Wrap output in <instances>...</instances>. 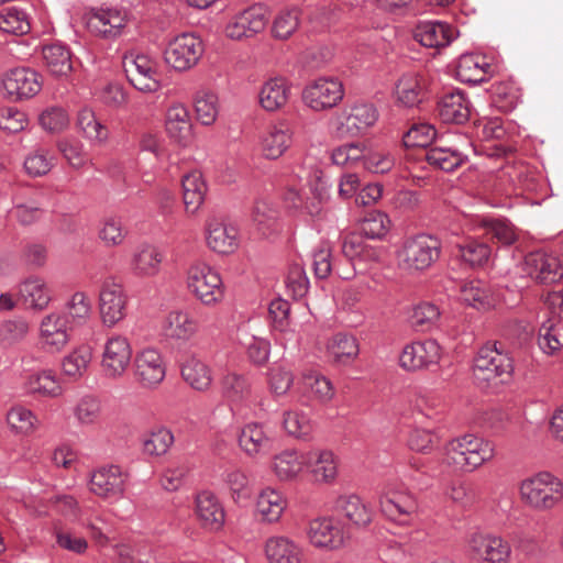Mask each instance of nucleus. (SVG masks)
<instances>
[{"label":"nucleus","mask_w":563,"mask_h":563,"mask_svg":"<svg viewBox=\"0 0 563 563\" xmlns=\"http://www.w3.org/2000/svg\"><path fill=\"white\" fill-rule=\"evenodd\" d=\"M73 413L80 426L96 424L101 416V402L96 396L85 395L75 405Z\"/></svg>","instance_id":"obj_60"},{"label":"nucleus","mask_w":563,"mask_h":563,"mask_svg":"<svg viewBox=\"0 0 563 563\" xmlns=\"http://www.w3.org/2000/svg\"><path fill=\"white\" fill-rule=\"evenodd\" d=\"M489 65L484 58L474 54H464L460 57L457 64V76L465 82H479L484 80L486 68Z\"/></svg>","instance_id":"obj_57"},{"label":"nucleus","mask_w":563,"mask_h":563,"mask_svg":"<svg viewBox=\"0 0 563 563\" xmlns=\"http://www.w3.org/2000/svg\"><path fill=\"white\" fill-rule=\"evenodd\" d=\"M438 239L418 234L406 239L396 252L397 266L409 276L427 271L440 256Z\"/></svg>","instance_id":"obj_2"},{"label":"nucleus","mask_w":563,"mask_h":563,"mask_svg":"<svg viewBox=\"0 0 563 563\" xmlns=\"http://www.w3.org/2000/svg\"><path fill=\"white\" fill-rule=\"evenodd\" d=\"M195 111L202 124H212L219 112L217 95L206 90L198 91L195 98Z\"/></svg>","instance_id":"obj_63"},{"label":"nucleus","mask_w":563,"mask_h":563,"mask_svg":"<svg viewBox=\"0 0 563 563\" xmlns=\"http://www.w3.org/2000/svg\"><path fill=\"white\" fill-rule=\"evenodd\" d=\"M522 503L536 511H549L563 500V483L550 472H539L521 481Z\"/></svg>","instance_id":"obj_1"},{"label":"nucleus","mask_w":563,"mask_h":563,"mask_svg":"<svg viewBox=\"0 0 563 563\" xmlns=\"http://www.w3.org/2000/svg\"><path fill=\"white\" fill-rule=\"evenodd\" d=\"M207 245L219 254H231L239 247L238 229L219 220H210L207 225Z\"/></svg>","instance_id":"obj_33"},{"label":"nucleus","mask_w":563,"mask_h":563,"mask_svg":"<svg viewBox=\"0 0 563 563\" xmlns=\"http://www.w3.org/2000/svg\"><path fill=\"white\" fill-rule=\"evenodd\" d=\"M470 147L471 142L466 135L448 133L426 150L424 159L434 168L450 173L465 163Z\"/></svg>","instance_id":"obj_7"},{"label":"nucleus","mask_w":563,"mask_h":563,"mask_svg":"<svg viewBox=\"0 0 563 563\" xmlns=\"http://www.w3.org/2000/svg\"><path fill=\"white\" fill-rule=\"evenodd\" d=\"M317 481L329 482L336 476L338 467L334 454L328 450L307 452V466Z\"/></svg>","instance_id":"obj_47"},{"label":"nucleus","mask_w":563,"mask_h":563,"mask_svg":"<svg viewBox=\"0 0 563 563\" xmlns=\"http://www.w3.org/2000/svg\"><path fill=\"white\" fill-rule=\"evenodd\" d=\"M129 474L119 465H107L96 470L90 477L89 489L104 499H118L123 496Z\"/></svg>","instance_id":"obj_19"},{"label":"nucleus","mask_w":563,"mask_h":563,"mask_svg":"<svg viewBox=\"0 0 563 563\" xmlns=\"http://www.w3.org/2000/svg\"><path fill=\"white\" fill-rule=\"evenodd\" d=\"M512 360L497 347L496 342L484 344L473 361V377L478 384H489L495 380L506 383L511 378Z\"/></svg>","instance_id":"obj_5"},{"label":"nucleus","mask_w":563,"mask_h":563,"mask_svg":"<svg viewBox=\"0 0 563 563\" xmlns=\"http://www.w3.org/2000/svg\"><path fill=\"white\" fill-rule=\"evenodd\" d=\"M396 163L395 154L385 146H372L364 144L362 165L365 169L375 174H385L393 169Z\"/></svg>","instance_id":"obj_51"},{"label":"nucleus","mask_w":563,"mask_h":563,"mask_svg":"<svg viewBox=\"0 0 563 563\" xmlns=\"http://www.w3.org/2000/svg\"><path fill=\"white\" fill-rule=\"evenodd\" d=\"M325 349L331 361L342 365L352 363L360 353L357 340L345 332L333 334L328 340Z\"/></svg>","instance_id":"obj_43"},{"label":"nucleus","mask_w":563,"mask_h":563,"mask_svg":"<svg viewBox=\"0 0 563 563\" xmlns=\"http://www.w3.org/2000/svg\"><path fill=\"white\" fill-rule=\"evenodd\" d=\"M263 551L267 563H307L305 547L288 536L268 537Z\"/></svg>","instance_id":"obj_25"},{"label":"nucleus","mask_w":563,"mask_h":563,"mask_svg":"<svg viewBox=\"0 0 563 563\" xmlns=\"http://www.w3.org/2000/svg\"><path fill=\"white\" fill-rule=\"evenodd\" d=\"M422 78L416 73L404 74L396 82L394 97L396 103L404 108H415L424 99Z\"/></svg>","instance_id":"obj_38"},{"label":"nucleus","mask_w":563,"mask_h":563,"mask_svg":"<svg viewBox=\"0 0 563 563\" xmlns=\"http://www.w3.org/2000/svg\"><path fill=\"white\" fill-rule=\"evenodd\" d=\"M267 22V9L253 5L232 18L225 27V34L232 40L249 38L262 32Z\"/></svg>","instance_id":"obj_24"},{"label":"nucleus","mask_w":563,"mask_h":563,"mask_svg":"<svg viewBox=\"0 0 563 563\" xmlns=\"http://www.w3.org/2000/svg\"><path fill=\"white\" fill-rule=\"evenodd\" d=\"M239 446L251 459L268 455L275 445L273 432L261 422L245 423L238 435Z\"/></svg>","instance_id":"obj_21"},{"label":"nucleus","mask_w":563,"mask_h":563,"mask_svg":"<svg viewBox=\"0 0 563 563\" xmlns=\"http://www.w3.org/2000/svg\"><path fill=\"white\" fill-rule=\"evenodd\" d=\"M344 97L343 84L333 77H320L308 85L302 100L313 111H325L338 106Z\"/></svg>","instance_id":"obj_11"},{"label":"nucleus","mask_w":563,"mask_h":563,"mask_svg":"<svg viewBox=\"0 0 563 563\" xmlns=\"http://www.w3.org/2000/svg\"><path fill=\"white\" fill-rule=\"evenodd\" d=\"M129 22V12L124 8H100L90 13L87 27L96 36L114 40L122 35Z\"/></svg>","instance_id":"obj_18"},{"label":"nucleus","mask_w":563,"mask_h":563,"mask_svg":"<svg viewBox=\"0 0 563 563\" xmlns=\"http://www.w3.org/2000/svg\"><path fill=\"white\" fill-rule=\"evenodd\" d=\"M238 341L252 363L262 365L268 361L271 344L266 339L256 336L247 329L241 328L238 332Z\"/></svg>","instance_id":"obj_53"},{"label":"nucleus","mask_w":563,"mask_h":563,"mask_svg":"<svg viewBox=\"0 0 563 563\" xmlns=\"http://www.w3.org/2000/svg\"><path fill=\"white\" fill-rule=\"evenodd\" d=\"M181 376L196 390H207L212 383L209 366L196 357L188 358L181 366Z\"/></svg>","instance_id":"obj_52"},{"label":"nucleus","mask_w":563,"mask_h":563,"mask_svg":"<svg viewBox=\"0 0 563 563\" xmlns=\"http://www.w3.org/2000/svg\"><path fill=\"white\" fill-rule=\"evenodd\" d=\"M125 235L126 230L121 217L109 216L100 222L98 236L106 246L121 245Z\"/></svg>","instance_id":"obj_61"},{"label":"nucleus","mask_w":563,"mask_h":563,"mask_svg":"<svg viewBox=\"0 0 563 563\" xmlns=\"http://www.w3.org/2000/svg\"><path fill=\"white\" fill-rule=\"evenodd\" d=\"M3 89L13 99L36 96L43 86L42 76L34 69L18 67L9 70L2 79Z\"/></svg>","instance_id":"obj_23"},{"label":"nucleus","mask_w":563,"mask_h":563,"mask_svg":"<svg viewBox=\"0 0 563 563\" xmlns=\"http://www.w3.org/2000/svg\"><path fill=\"white\" fill-rule=\"evenodd\" d=\"M162 330L166 338L187 342L198 333L199 321L192 311L175 309L166 314Z\"/></svg>","instance_id":"obj_29"},{"label":"nucleus","mask_w":563,"mask_h":563,"mask_svg":"<svg viewBox=\"0 0 563 563\" xmlns=\"http://www.w3.org/2000/svg\"><path fill=\"white\" fill-rule=\"evenodd\" d=\"M472 434H464L450 441L444 449L443 463L454 471L471 472L468 456L472 453Z\"/></svg>","instance_id":"obj_44"},{"label":"nucleus","mask_w":563,"mask_h":563,"mask_svg":"<svg viewBox=\"0 0 563 563\" xmlns=\"http://www.w3.org/2000/svg\"><path fill=\"white\" fill-rule=\"evenodd\" d=\"M42 57L48 73L57 78H67L73 71L71 52L62 43L42 47Z\"/></svg>","instance_id":"obj_40"},{"label":"nucleus","mask_w":563,"mask_h":563,"mask_svg":"<svg viewBox=\"0 0 563 563\" xmlns=\"http://www.w3.org/2000/svg\"><path fill=\"white\" fill-rule=\"evenodd\" d=\"M19 298L27 308L41 311L52 301V291L42 277L31 276L20 284Z\"/></svg>","instance_id":"obj_39"},{"label":"nucleus","mask_w":563,"mask_h":563,"mask_svg":"<svg viewBox=\"0 0 563 563\" xmlns=\"http://www.w3.org/2000/svg\"><path fill=\"white\" fill-rule=\"evenodd\" d=\"M123 67L130 84L143 92H154L159 89L156 63L144 54H130L123 59Z\"/></svg>","instance_id":"obj_14"},{"label":"nucleus","mask_w":563,"mask_h":563,"mask_svg":"<svg viewBox=\"0 0 563 563\" xmlns=\"http://www.w3.org/2000/svg\"><path fill=\"white\" fill-rule=\"evenodd\" d=\"M377 120L378 111L374 104L355 102L331 117L329 130L338 139L354 137L365 133Z\"/></svg>","instance_id":"obj_3"},{"label":"nucleus","mask_w":563,"mask_h":563,"mask_svg":"<svg viewBox=\"0 0 563 563\" xmlns=\"http://www.w3.org/2000/svg\"><path fill=\"white\" fill-rule=\"evenodd\" d=\"M183 200L187 213H196L205 201L207 186L198 170L186 174L181 178Z\"/></svg>","instance_id":"obj_46"},{"label":"nucleus","mask_w":563,"mask_h":563,"mask_svg":"<svg viewBox=\"0 0 563 563\" xmlns=\"http://www.w3.org/2000/svg\"><path fill=\"white\" fill-rule=\"evenodd\" d=\"M306 537L310 545L318 550L333 551L344 543L341 522L333 517H318L308 522Z\"/></svg>","instance_id":"obj_15"},{"label":"nucleus","mask_w":563,"mask_h":563,"mask_svg":"<svg viewBox=\"0 0 563 563\" xmlns=\"http://www.w3.org/2000/svg\"><path fill=\"white\" fill-rule=\"evenodd\" d=\"M336 509L355 527H366L373 519V510L356 495H342Z\"/></svg>","instance_id":"obj_45"},{"label":"nucleus","mask_w":563,"mask_h":563,"mask_svg":"<svg viewBox=\"0 0 563 563\" xmlns=\"http://www.w3.org/2000/svg\"><path fill=\"white\" fill-rule=\"evenodd\" d=\"M287 506V499L282 492L273 487H265L256 497L255 509L263 522L276 523L283 517Z\"/></svg>","instance_id":"obj_37"},{"label":"nucleus","mask_w":563,"mask_h":563,"mask_svg":"<svg viewBox=\"0 0 563 563\" xmlns=\"http://www.w3.org/2000/svg\"><path fill=\"white\" fill-rule=\"evenodd\" d=\"M22 387L26 395L45 398H57L64 393L60 378L49 368L27 373Z\"/></svg>","instance_id":"obj_30"},{"label":"nucleus","mask_w":563,"mask_h":563,"mask_svg":"<svg viewBox=\"0 0 563 563\" xmlns=\"http://www.w3.org/2000/svg\"><path fill=\"white\" fill-rule=\"evenodd\" d=\"M290 87L283 77L266 80L260 89V106L268 112H275L286 106L289 99Z\"/></svg>","instance_id":"obj_41"},{"label":"nucleus","mask_w":563,"mask_h":563,"mask_svg":"<svg viewBox=\"0 0 563 563\" xmlns=\"http://www.w3.org/2000/svg\"><path fill=\"white\" fill-rule=\"evenodd\" d=\"M294 134L292 125L286 120H279L260 132L257 150L264 158L276 161L291 147Z\"/></svg>","instance_id":"obj_12"},{"label":"nucleus","mask_w":563,"mask_h":563,"mask_svg":"<svg viewBox=\"0 0 563 563\" xmlns=\"http://www.w3.org/2000/svg\"><path fill=\"white\" fill-rule=\"evenodd\" d=\"M465 553L481 563H511L512 547L500 534L475 530L466 538Z\"/></svg>","instance_id":"obj_6"},{"label":"nucleus","mask_w":563,"mask_h":563,"mask_svg":"<svg viewBox=\"0 0 563 563\" xmlns=\"http://www.w3.org/2000/svg\"><path fill=\"white\" fill-rule=\"evenodd\" d=\"M441 357L440 344L433 339H427L405 345L399 356V364L404 369L415 372L438 365Z\"/></svg>","instance_id":"obj_17"},{"label":"nucleus","mask_w":563,"mask_h":563,"mask_svg":"<svg viewBox=\"0 0 563 563\" xmlns=\"http://www.w3.org/2000/svg\"><path fill=\"white\" fill-rule=\"evenodd\" d=\"M128 297L120 283L103 282L99 294L100 318L103 325L112 328L125 318Z\"/></svg>","instance_id":"obj_16"},{"label":"nucleus","mask_w":563,"mask_h":563,"mask_svg":"<svg viewBox=\"0 0 563 563\" xmlns=\"http://www.w3.org/2000/svg\"><path fill=\"white\" fill-rule=\"evenodd\" d=\"M132 360L130 341L119 334L109 336L101 353V372L107 378L117 379L124 375Z\"/></svg>","instance_id":"obj_10"},{"label":"nucleus","mask_w":563,"mask_h":563,"mask_svg":"<svg viewBox=\"0 0 563 563\" xmlns=\"http://www.w3.org/2000/svg\"><path fill=\"white\" fill-rule=\"evenodd\" d=\"M457 34L453 25L440 21L420 22L413 31L415 40L430 48L448 46L456 38Z\"/></svg>","instance_id":"obj_31"},{"label":"nucleus","mask_w":563,"mask_h":563,"mask_svg":"<svg viewBox=\"0 0 563 563\" xmlns=\"http://www.w3.org/2000/svg\"><path fill=\"white\" fill-rule=\"evenodd\" d=\"M31 29L27 14L16 8L10 7L0 13V30L13 35L26 34Z\"/></svg>","instance_id":"obj_59"},{"label":"nucleus","mask_w":563,"mask_h":563,"mask_svg":"<svg viewBox=\"0 0 563 563\" xmlns=\"http://www.w3.org/2000/svg\"><path fill=\"white\" fill-rule=\"evenodd\" d=\"M10 428L20 434L32 433L37 424V418L32 410L23 406H14L7 413Z\"/></svg>","instance_id":"obj_62"},{"label":"nucleus","mask_w":563,"mask_h":563,"mask_svg":"<svg viewBox=\"0 0 563 563\" xmlns=\"http://www.w3.org/2000/svg\"><path fill=\"white\" fill-rule=\"evenodd\" d=\"M440 314L438 306L423 301L411 308L408 313V321L415 330L428 331L437 325Z\"/></svg>","instance_id":"obj_56"},{"label":"nucleus","mask_w":563,"mask_h":563,"mask_svg":"<svg viewBox=\"0 0 563 563\" xmlns=\"http://www.w3.org/2000/svg\"><path fill=\"white\" fill-rule=\"evenodd\" d=\"M221 394L228 401L233 415L239 416L242 409L250 406L252 400V382L249 376L228 372L221 378Z\"/></svg>","instance_id":"obj_26"},{"label":"nucleus","mask_w":563,"mask_h":563,"mask_svg":"<svg viewBox=\"0 0 563 563\" xmlns=\"http://www.w3.org/2000/svg\"><path fill=\"white\" fill-rule=\"evenodd\" d=\"M520 269L527 276L543 284H553L563 278V263L560 258L540 251L526 255Z\"/></svg>","instance_id":"obj_20"},{"label":"nucleus","mask_w":563,"mask_h":563,"mask_svg":"<svg viewBox=\"0 0 563 563\" xmlns=\"http://www.w3.org/2000/svg\"><path fill=\"white\" fill-rule=\"evenodd\" d=\"M438 113L443 122L462 124L470 119L471 102L464 91L451 89L439 99Z\"/></svg>","instance_id":"obj_32"},{"label":"nucleus","mask_w":563,"mask_h":563,"mask_svg":"<svg viewBox=\"0 0 563 563\" xmlns=\"http://www.w3.org/2000/svg\"><path fill=\"white\" fill-rule=\"evenodd\" d=\"M307 466V452L296 449H286L276 454L272 462V470L280 482L296 479Z\"/></svg>","instance_id":"obj_35"},{"label":"nucleus","mask_w":563,"mask_h":563,"mask_svg":"<svg viewBox=\"0 0 563 563\" xmlns=\"http://www.w3.org/2000/svg\"><path fill=\"white\" fill-rule=\"evenodd\" d=\"M379 507L386 518L400 525H409L419 510L416 496L396 483H388L384 487L379 496Z\"/></svg>","instance_id":"obj_8"},{"label":"nucleus","mask_w":563,"mask_h":563,"mask_svg":"<svg viewBox=\"0 0 563 563\" xmlns=\"http://www.w3.org/2000/svg\"><path fill=\"white\" fill-rule=\"evenodd\" d=\"M134 374L143 387L153 388L159 385L166 375L161 352L154 347L140 350L134 358Z\"/></svg>","instance_id":"obj_22"},{"label":"nucleus","mask_w":563,"mask_h":563,"mask_svg":"<svg viewBox=\"0 0 563 563\" xmlns=\"http://www.w3.org/2000/svg\"><path fill=\"white\" fill-rule=\"evenodd\" d=\"M459 256L461 260L472 267L482 266L490 257V246L478 240H466L457 245Z\"/></svg>","instance_id":"obj_58"},{"label":"nucleus","mask_w":563,"mask_h":563,"mask_svg":"<svg viewBox=\"0 0 563 563\" xmlns=\"http://www.w3.org/2000/svg\"><path fill=\"white\" fill-rule=\"evenodd\" d=\"M78 525L88 531L90 538L98 545L104 547L108 544L112 525L106 514L85 510L80 516Z\"/></svg>","instance_id":"obj_48"},{"label":"nucleus","mask_w":563,"mask_h":563,"mask_svg":"<svg viewBox=\"0 0 563 563\" xmlns=\"http://www.w3.org/2000/svg\"><path fill=\"white\" fill-rule=\"evenodd\" d=\"M91 360V349L88 345H79L62 358V372L65 376L77 380L87 373Z\"/></svg>","instance_id":"obj_50"},{"label":"nucleus","mask_w":563,"mask_h":563,"mask_svg":"<svg viewBox=\"0 0 563 563\" xmlns=\"http://www.w3.org/2000/svg\"><path fill=\"white\" fill-rule=\"evenodd\" d=\"M73 330L62 311H52L40 321L38 342L46 352L58 353L70 342Z\"/></svg>","instance_id":"obj_13"},{"label":"nucleus","mask_w":563,"mask_h":563,"mask_svg":"<svg viewBox=\"0 0 563 563\" xmlns=\"http://www.w3.org/2000/svg\"><path fill=\"white\" fill-rule=\"evenodd\" d=\"M202 54V41L191 33H183L168 43L164 59L175 70L184 71L194 67Z\"/></svg>","instance_id":"obj_9"},{"label":"nucleus","mask_w":563,"mask_h":563,"mask_svg":"<svg viewBox=\"0 0 563 563\" xmlns=\"http://www.w3.org/2000/svg\"><path fill=\"white\" fill-rule=\"evenodd\" d=\"M163 258L164 255L156 245L140 243L131 251L129 267L137 277H154L161 271Z\"/></svg>","instance_id":"obj_28"},{"label":"nucleus","mask_w":563,"mask_h":563,"mask_svg":"<svg viewBox=\"0 0 563 563\" xmlns=\"http://www.w3.org/2000/svg\"><path fill=\"white\" fill-rule=\"evenodd\" d=\"M174 443V434L167 428L152 431L143 440V453L151 456L165 454Z\"/></svg>","instance_id":"obj_64"},{"label":"nucleus","mask_w":563,"mask_h":563,"mask_svg":"<svg viewBox=\"0 0 563 563\" xmlns=\"http://www.w3.org/2000/svg\"><path fill=\"white\" fill-rule=\"evenodd\" d=\"M552 313L559 322H544L539 329L538 344L543 353L553 355L563 346V292H553L549 296Z\"/></svg>","instance_id":"obj_27"},{"label":"nucleus","mask_w":563,"mask_h":563,"mask_svg":"<svg viewBox=\"0 0 563 563\" xmlns=\"http://www.w3.org/2000/svg\"><path fill=\"white\" fill-rule=\"evenodd\" d=\"M187 288L197 300L213 307L224 299V286L220 274L209 264L195 261L187 269Z\"/></svg>","instance_id":"obj_4"},{"label":"nucleus","mask_w":563,"mask_h":563,"mask_svg":"<svg viewBox=\"0 0 563 563\" xmlns=\"http://www.w3.org/2000/svg\"><path fill=\"white\" fill-rule=\"evenodd\" d=\"M282 422L287 434L299 440H308L313 431L309 415L299 409L285 410Z\"/></svg>","instance_id":"obj_55"},{"label":"nucleus","mask_w":563,"mask_h":563,"mask_svg":"<svg viewBox=\"0 0 563 563\" xmlns=\"http://www.w3.org/2000/svg\"><path fill=\"white\" fill-rule=\"evenodd\" d=\"M460 299L477 310L494 307L497 296L492 286L481 279L464 280L460 284Z\"/></svg>","instance_id":"obj_36"},{"label":"nucleus","mask_w":563,"mask_h":563,"mask_svg":"<svg viewBox=\"0 0 563 563\" xmlns=\"http://www.w3.org/2000/svg\"><path fill=\"white\" fill-rule=\"evenodd\" d=\"M73 329L88 323L92 314V305L88 295L84 291L74 292L65 303L62 311Z\"/></svg>","instance_id":"obj_49"},{"label":"nucleus","mask_w":563,"mask_h":563,"mask_svg":"<svg viewBox=\"0 0 563 563\" xmlns=\"http://www.w3.org/2000/svg\"><path fill=\"white\" fill-rule=\"evenodd\" d=\"M165 126L168 135L180 145H187L191 139V122L188 109L175 103L167 109Z\"/></svg>","instance_id":"obj_42"},{"label":"nucleus","mask_w":563,"mask_h":563,"mask_svg":"<svg viewBox=\"0 0 563 563\" xmlns=\"http://www.w3.org/2000/svg\"><path fill=\"white\" fill-rule=\"evenodd\" d=\"M278 211L265 199L256 200L252 210V221L263 236H269L277 231Z\"/></svg>","instance_id":"obj_54"},{"label":"nucleus","mask_w":563,"mask_h":563,"mask_svg":"<svg viewBox=\"0 0 563 563\" xmlns=\"http://www.w3.org/2000/svg\"><path fill=\"white\" fill-rule=\"evenodd\" d=\"M196 515L201 523L211 530H219L225 520V511L218 496L210 490H202L196 496Z\"/></svg>","instance_id":"obj_34"}]
</instances>
